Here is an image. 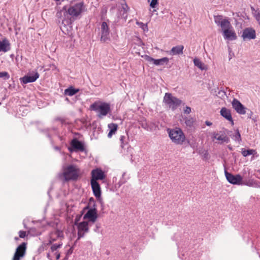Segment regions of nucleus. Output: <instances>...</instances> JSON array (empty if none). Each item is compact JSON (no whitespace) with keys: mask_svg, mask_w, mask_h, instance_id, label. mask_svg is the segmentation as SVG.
Instances as JSON below:
<instances>
[{"mask_svg":"<svg viewBox=\"0 0 260 260\" xmlns=\"http://www.w3.org/2000/svg\"><path fill=\"white\" fill-rule=\"evenodd\" d=\"M10 44L9 41L6 40H0V52H6L10 50Z\"/></svg>","mask_w":260,"mask_h":260,"instance_id":"393cba45","label":"nucleus"},{"mask_svg":"<svg viewBox=\"0 0 260 260\" xmlns=\"http://www.w3.org/2000/svg\"><path fill=\"white\" fill-rule=\"evenodd\" d=\"M193 63L196 66L198 67L201 70H204V64L198 58H194L193 59Z\"/></svg>","mask_w":260,"mask_h":260,"instance_id":"7c9ffc66","label":"nucleus"},{"mask_svg":"<svg viewBox=\"0 0 260 260\" xmlns=\"http://www.w3.org/2000/svg\"><path fill=\"white\" fill-rule=\"evenodd\" d=\"M55 149H57V150H58L59 148L57 147L55 148Z\"/></svg>","mask_w":260,"mask_h":260,"instance_id":"3c124183","label":"nucleus"},{"mask_svg":"<svg viewBox=\"0 0 260 260\" xmlns=\"http://www.w3.org/2000/svg\"><path fill=\"white\" fill-rule=\"evenodd\" d=\"M252 114V112L250 111V113L249 114V116H248L249 117L251 118V115Z\"/></svg>","mask_w":260,"mask_h":260,"instance_id":"09e8293b","label":"nucleus"},{"mask_svg":"<svg viewBox=\"0 0 260 260\" xmlns=\"http://www.w3.org/2000/svg\"><path fill=\"white\" fill-rule=\"evenodd\" d=\"M225 176L228 182L234 185H241L242 177L239 174L233 175L224 171Z\"/></svg>","mask_w":260,"mask_h":260,"instance_id":"1a4fd4ad","label":"nucleus"},{"mask_svg":"<svg viewBox=\"0 0 260 260\" xmlns=\"http://www.w3.org/2000/svg\"><path fill=\"white\" fill-rule=\"evenodd\" d=\"M184 46L183 45H177L173 47L169 51V54L171 55H180L183 54Z\"/></svg>","mask_w":260,"mask_h":260,"instance_id":"5701e85b","label":"nucleus"},{"mask_svg":"<svg viewBox=\"0 0 260 260\" xmlns=\"http://www.w3.org/2000/svg\"><path fill=\"white\" fill-rule=\"evenodd\" d=\"M221 115L225 118L226 120L231 122V124L233 125L234 124V121L233 120L231 111L230 110L226 109L225 107L222 108L220 111Z\"/></svg>","mask_w":260,"mask_h":260,"instance_id":"4be33fe9","label":"nucleus"},{"mask_svg":"<svg viewBox=\"0 0 260 260\" xmlns=\"http://www.w3.org/2000/svg\"><path fill=\"white\" fill-rule=\"evenodd\" d=\"M158 5V0H151L150 1V6L152 8H155Z\"/></svg>","mask_w":260,"mask_h":260,"instance_id":"e433bc0d","label":"nucleus"},{"mask_svg":"<svg viewBox=\"0 0 260 260\" xmlns=\"http://www.w3.org/2000/svg\"><path fill=\"white\" fill-rule=\"evenodd\" d=\"M205 124L207 125V126H211L212 125V123L209 121H205Z\"/></svg>","mask_w":260,"mask_h":260,"instance_id":"37998d69","label":"nucleus"},{"mask_svg":"<svg viewBox=\"0 0 260 260\" xmlns=\"http://www.w3.org/2000/svg\"><path fill=\"white\" fill-rule=\"evenodd\" d=\"M185 113L189 114L191 112V108L189 107L186 106L184 110Z\"/></svg>","mask_w":260,"mask_h":260,"instance_id":"a19ab883","label":"nucleus"},{"mask_svg":"<svg viewBox=\"0 0 260 260\" xmlns=\"http://www.w3.org/2000/svg\"><path fill=\"white\" fill-rule=\"evenodd\" d=\"M0 78L4 80H8L10 78V75L7 72H0Z\"/></svg>","mask_w":260,"mask_h":260,"instance_id":"473e14b6","label":"nucleus"},{"mask_svg":"<svg viewBox=\"0 0 260 260\" xmlns=\"http://www.w3.org/2000/svg\"><path fill=\"white\" fill-rule=\"evenodd\" d=\"M100 228H101V226H100V224L97 223V224H96L95 227L93 230L95 232L99 233L100 232L99 230H100Z\"/></svg>","mask_w":260,"mask_h":260,"instance_id":"79ce46f5","label":"nucleus"},{"mask_svg":"<svg viewBox=\"0 0 260 260\" xmlns=\"http://www.w3.org/2000/svg\"><path fill=\"white\" fill-rule=\"evenodd\" d=\"M125 175V173H124L122 175V176H123L124 175Z\"/></svg>","mask_w":260,"mask_h":260,"instance_id":"864d4df0","label":"nucleus"},{"mask_svg":"<svg viewBox=\"0 0 260 260\" xmlns=\"http://www.w3.org/2000/svg\"><path fill=\"white\" fill-rule=\"evenodd\" d=\"M232 133L226 129L224 128L223 131H220L219 133H214L213 134V139H215L220 141L219 144L229 143L230 141V138L228 136Z\"/></svg>","mask_w":260,"mask_h":260,"instance_id":"0eeeda50","label":"nucleus"},{"mask_svg":"<svg viewBox=\"0 0 260 260\" xmlns=\"http://www.w3.org/2000/svg\"><path fill=\"white\" fill-rule=\"evenodd\" d=\"M92 178L91 180H103L105 178V175L104 172L101 169H96L93 170L91 172Z\"/></svg>","mask_w":260,"mask_h":260,"instance_id":"aec40b11","label":"nucleus"},{"mask_svg":"<svg viewBox=\"0 0 260 260\" xmlns=\"http://www.w3.org/2000/svg\"><path fill=\"white\" fill-rule=\"evenodd\" d=\"M79 90L78 89H76L73 87H70L65 89L64 93L66 95L72 96L76 94L79 91Z\"/></svg>","mask_w":260,"mask_h":260,"instance_id":"cd10ccee","label":"nucleus"},{"mask_svg":"<svg viewBox=\"0 0 260 260\" xmlns=\"http://www.w3.org/2000/svg\"><path fill=\"white\" fill-rule=\"evenodd\" d=\"M241 185H246L249 187H256L257 183L256 180L253 179H242Z\"/></svg>","mask_w":260,"mask_h":260,"instance_id":"a878e982","label":"nucleus"},{"mask_svg":"<svg viewBox=\"0 0 260 260\" xmlns=\"http://www.w3.org/2000/svg\"><path fill=\"white\" fill-rule=\"evenodd\" d=\"M98 218L97 210L94 209H89L87 213L84 215L83 219H88L89 221L94 222Z\"/></svg>","mask_w":260,"mask_h":260,"instance_id":"a211bd4d","label":"nucleus"},{"mask_svg":"<svg viewBox=\"0 0 260 260\" xmlns=\"http://www.w3.org/2000/svg\"><path fill=\"white\" fill-rule=\"evenodd\" d=\"M78 220L76 219L75 224L77 225L78 229V239L83 237L85 234L88 232V222L87 221H82L77 223Z\"/></svg>","mask_w":260,"mask_h":260,"instance_id":"6e6552de","label":"nucleus"},{"mask_svg":"<svg viewBox=\"0 0 260 260\" xmlns=\"http://www.w3.org/2000/svg\"><path fill=\"white\" fill-rule=\"evenodd\" d=\"M144 59L148 62H152L156 66H164L167 64L169 61V58L167 57L156 59L147 55L144 56Z\"/></svg>","mask_w":260,"mask_h":260,"instance_id":"f8f14e48","label":"nucleus"},{"mask_svg":"<svg viewBox=\"0 0 260 260\" xmlns=\"http://www.w3.org/2000/svg\"><path fill=\"white\" fill-rule=\"evenodd\" d=\"M229 55H230V58H229V59H231L232 57H231V53H229Z\"/></svg>","mask_w":260,"mask_h":260,"instance_id":"8fccbe9b","label":"nucleus"},{"mask_svg":"<svg viewBox=\"0 0 260 260\" xmlns=\"http://www.w3.org/2000/svg\"><path fill=\"white\" fill-rule=\"evenodd\" d=\"M92 110L99 112L98 116H105L110 111V106L109 103H102L100 105L94 103L90 106Z\"/></svg>","mask_w":260,"mask_h":260,"instance_id":"20e7f679","label":"nucleus"},{"mask_svg":"<svg viewBox=\"0 0 260 260\" xmlns=\"http://www.w3.org/2000/svg\"><path fill=\"white\" fill-rule=\"evenodd\" d=\"M39 77V74L37 71H33L31 75H26L20 79L21 83L27 84L36 81Z\"/></svg>","mask_w":260,"mask_h":260,"instance_id":"2eb2a0df","label":"nucleus"},{"mask_svg":"<svg viewBox=\"0 0 260 260\" xmlns=\"http://www.w3.org/2000/svg\"><path fill=\"white\" fill-rule=\"evenodd\" d=\"M125 7H124V6L123 7V9H124V11H126V8H127V6L125 4Z\"/></svg>","mask_w":260,"mask_h":260,"instance_id":"49530a36","label":"nucleus"},{"mask_svg":"<svg viewBox=\"0 0 260 260\" xmlns=\"http://www.w3.org/2000/svg\"><path fill=\"white\" fill-rule=\"evenodd\" d=\"M217 91H216V89H212V92L214 94L215 93H216Z\"/></svg>","mask_w":260,"mask_h":260,"instance_id":"a18cd8bd","label":"nucleus"},{"mask_svg":"<svg viewBox=\"0 0 260 260\" xmlns=\"http://www.w3.org/2000/svg\"><path fill=\"white\" fill-rule=\"evenodd\" d=\"M62 245V243L61 242L58 243L53 244L51 246V250L52 252L55 251L57 250V249L60 248Z\"/></svg>","mask_w":260,"mask_h":260,"instance_id":"2f4dec72","label":"nucleus"},{"mask_svg":"<svg viewBox=\"0 0 260 260\" xmlns=\"http://www.w3.org/2000/svg\"><path fill=\"white\" fill-rule=\"evenodd\" d=\"M70 145L71 147L69 148V150L71 152L78 151L83 152L85 150L83 143L76 138L71 141Z\"/></svg>","mask_w":260,"mask_h":260,"instance_id":"9b49d317","label":"nucleus"},{"mask_svg":"<svg viewBox=\"0 0 260 260\" xmlns=\"http://www.w3.org/2000/svg\"><path fill=\"white\" fill-rule=\"evenodd\" d=\"M222 35L225 40L230 41L235 40L237 38L233 26L228 29L224 30L222 32Z\"/></svg>","mask_w":260,"mask_h":260,"instance_id":"f3484780","label":"nucleus"},{"mask_svg":"<svg viewBox=\"0 0 260 260\" xmlns=\"http://www.w3.org/2000/svg\"><path fill=\"white\" fill-rule=\"evenodd\" d=\"M214 18L215 23L221 27L222 32L232 26L229 20L226 18L223 19L222 15L214 16Z\"/></svg>","mask_w":260,"mask_h":260,"instance_id":"423d86ee","label":"nucleus"},{"mask_svg":"<svg viewBox=\"0 0 260 260\" xmlns=\"http://www.w3.org/2000/svg\"><path fill=\"white\" fill-rule=\"evenodd\" d=\"M90 208L89 209H96V205L95 201L93 198H90L89 199L88 205L84 208V209Z\"/></svg>","mask_w":260,"mask_h":260,"instance_id":"c85d7f7f","label":"nucleus"},{"mask_svg":"<svg viewBox=\"0 0 260 260\" xmlns=\"http://www.w3.org/2000/svg\"><path fill=\"white\" fill-rule=\"evenodd\" d=\"M231 133H230L229 135L231 137V138L235 141L237 142L239 144H240L242 141V139L239 130L236 129L235 133L234 134H231Z\"/></svg>","mask_w":260,"mask_h":260,"instance_id":"bb28decb","label":"nucleus"},{"mask_svg":"<svg viewBox=\"0 0 260 260\" xmlns=\"http://www.w3.org/2000/svg\"><path fill=\"white\" fill-rule=\"evenodd\" d=\"M55 1H56V2H58V1H59L60 0H55Z\"/></svg>","mask_w":260,"mask_h":260,"instance_id":"603ef678","label":"nucleus"},{"mask_svg":"<svg viewBox=\"0 0 260 260\" xmlns=\"http://www.w3.org/2000/svg\"><path fill=\"white\" fill-rule=\"evenodd\" d=\"M80 170L75 165H70L64 169L63 175L66 181L77 180L80 175Z\"/></svg>","mask_w":260,"mask_h":260,"instance_id":"7ed1b4c3","label":"nucleus"},{"mask_svg":"<svg viewBox=\"0 0 260 260\" xmlns=\"http://www.w3.org/2000/svg\"><path fill=\"white\" fill-rule=\"evenodd\" d=\"M56 259H58L60 257V254L59 253H58L57 254H56Z\"/></svg>","mask_w":260,"mask_h":260,"instance_id":"c03bdc74","label":"nucleus"},{"mask_svg":"<svg viewBox=\"0 0 260 260\" xmlns=\"http://www.w3.org/2000/svg\"><path fill=\"white\" fill-rule=\"evenodd\" d=\"M254 17L258 23L260 22V13L259 12H255Z\"/></svg>","mask_w":260,"mask_h":260,"instance_id":"58836bf2","label":"nucleus"},{"mask_svg":"<svg viewBox=\"0 0 260 260\" xmlns=\"http://www.w3.org/2000/svg\"><path fill=\"white\" fill-rule=\"evenodd\" d=\"M26 243H22L16 248L12 260H20L23 257L26 251Z\"/></svg>","mask_w":260,"mask_h":260,"instance_id":"ddd939ff","label":"nucleus"},{"mask_svg":"<svg viewBox=\"0 0 260 260\" xmlns=\"http://www.w3.org/2000/svg\"><path fill=\"white\" fill-rule=\"evenodd\" d=\"M126 138L125 136H121L120 137V141L121 143V147L123 148L124 145L127 144V142L126 141Z\"/></svg>","mask_w":260,"mask_h":260,"instance_id":"f704fd0d","label":"nucleus"},{"mask_svg":"<svg viewBox=\"0 0 260 260\" xmlns=\"http://www.w3.org/2000/svg\"><path fill=\"white\" fill-rule=\"evenodd\" d=\"M108 128L109 131L108 134V137L109 138H112L113 135H115L118 129V125L116 123H111L108 124Z\"/></svg>","mask_w":260,"mask_h":260,"instance_id":"b1692460","label":"nucleus"},{"mask_svg":"<svg viewBox=\"0 0 260 260\" xmlns=\"http://www.w3.org/2000/svg\"><path fill=\"white\" fill-rule=\"evenodd\" d=\"M63 238V233L62 231L60 230H56L52 232L50 234L49 240L47 245L51 244L53 242L55 241L57 238L62 239Z\"/></svg>","mask_w":260,"mask_h":260,"instance_id":"6ab92c4d","label":"nucleus"},{"mask_svg":"<svg viewBox=\"0 0 260 260\" xmlns=\"http://www.w3.org/2000/svg\"><path fill=\"white\" fill-rule=\"evenodd\" d=\"M19 237L21 238H24L26 236V232L23 231H20L19 232Z\"/></svg>","mask_w":260,"mask_h":260,"instance_id":"ea45409f","label":"nucleus"},{"mask_svg":"<svg viewBox=\"0 0 260 260\" xmlns=\"http://www.w3.org/2000/svg\"><path fill=\"white\" fill-rule=\"evenodd\" d=\"M167 132L172 142L176 145H182L186 138L182 130L179 127L168 128Z\"/></svg>","mask_w":260,"mask_h":260,"instance_id":"f03ea898","label":"nucleus"},{"mask_svg":"<svg viewBox=\"0 0 260 260\" xmlns=\"http://www.w3.org/2000/svg\"><path fill=\"white\" fill-rule=\"evenodd\" d=\"M101 41L106 42L110 40L109 34L110 29L106 22H103L101 27Z\"/></svg>","mask_w":260,"mask_h":260,"instance_id":"9d476101","label":"nucleus"},{"mask_svg":"<svg viewBox=\"0 0 260 260\" xmlns=\"http://www.w3.org/2000/svg\"><path fill=\"white\" fill-rule=\"evenodd\" d=\"M164 102L169 108L175 110L181 104V101L176 97L172 96L171 93H166L164 98Z\"/></svg>","mask_w":260,"mask_h":260,"instance_id":"39448f33","label":"nucleus"},{"mask_svg":"<svg viewBox=\"0 0 260 260\" xmlns=\"http://www.w3.org/2000/svg\"><path fill=\"white\" fill-rule=\"evenodd\" d=\"M242 37L244 41L254 39L256 38L255 31L251 27L246 28L243 30Z\"/></svg>","mask_w":260,"mask_h":260,"instance_id":"4468645a","label":"nucleus"},{"mask_svg":"<svg viewBox=\"0 0 260 260\" xmlns=\"http://www.w3.org/2000/svg\"><path fill=\"white\" fill-rule=\"evenodd\" d=\"M84 9V3L79 2L69 7L64 6L60 11L57 12L56 16L60 19L64 27H71L72 23L81 17Z\"/></svg>","mask_w":260,"mask_h":260,"instance_id":"f257e3e1","label":"nucleus"},{"mask_svg":"<svg viewBox=\"0 0 260 260\" xmlns=\"http://www.w3.org/2000/svg\"><path fill=\"white\" fill-rule=\"evenodd\" d=\"M185 123L187 126H191L193 124V120L192 118L185 119Z\"/></svg>","mask_w":260,"mask_h":260,"instance_id":"4c0bfd02","label":"nucleus"},{"mask_svg":"<svg viewBox=\"0 0 260 260\" xmlns=\"http://www.w3.org/2000/svg\"><path fill=\"white\" fill-rule=\"evenodd\" d=\"M137 24L141 27L144 31H148L147 24L141 22H137Z\"/></svg>","mask_w":260,"mask_h":260,"instance_id":"72a5a7b5","label":"nucleus"},{"mask_svg":"<svg viewBox=\"0 0 260 260\" xmlns=\"http://www.w3.org/2000/svg\"><path fill=\"white\" fill-rule=\"evenodd\" d=\"M91 185L93 193L96 198L101 196V190L99 183L95 180H91Z\"/></svg>","mask_w":260,"mask_h":260,"instance_id":"412c9836","label":"nucleus"},{"mask_svg":"<svg viewBox=\"0 0 260 260\" xmlns=\"http://www.w3.org/2000/svg\"><path fill=\"white\" fill-rule=\"evenodd\" d=\"M256 151L255 150L253 149H248V150H245V149H242V154L243 156H247L250 155H254L255 153H256Z\"/></svg>","mask_w":260,"mask_h":260,"instance_id":"c756f323","label":"nucleus"},{"mask_svg":"<svg viewBox=\"0 0 260 260\" xmlns=\"http://www.w3.org/2000/svg\"><path fill=\"white\" fill-rule=\"evenodd\" d=\"M146 126H147V125H146V124H142V126L143 128H145V129L146 128Z\"/></svg>","mask_w":260,"mask_h":260,"instance_id":"de8ad7c7","label":"nucleus"},{"mask_svg":"<svg viewBox=\"0 0 260 260\" xmlns=\"http://www.w3.org/2000/svg\"><path fill=\"white\" fill-rule=\"evenodd\" d=\"M216 95L220 99H223L226 96V92L222 90L218 91L217 93H216Z\"/></svg>","mask_w":260,"mask_h":260,"instance_id":"c9c22d12","label":"nucleus"},{"mask_svg":"<svg viewBox=\"0 0 260 260\" xmlns=\"http://www.w3.org/2000/svg\"><path fill=\"white\" fill-rule=\"evenodd\" d=\"M149 2H150V0H148Z\"/></svg>","mask_w":260,"mask_h":260,"instance_id":"5fc2aeb1","label":"nucleus"},{"mask_svg":"<svg viewBox=\"0 0 260 260\" xmlns=\"http://www.w3.org/2000/svg\"><path fill=\"white\" fill-rule=\"evenodd\" d=\"M233 108L240 114L246 113V108L237 99H234L232 103Z\"/></svg>","mask_w":260,"mask_h":260,"instance_id":"dca6fc26","label":"nucleus"}]
</instances>
